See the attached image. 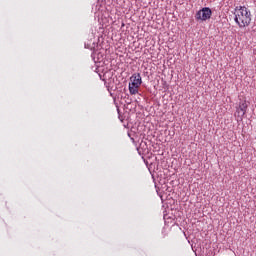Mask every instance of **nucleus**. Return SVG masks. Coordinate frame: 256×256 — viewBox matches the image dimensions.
Instances as JSON below:
<instances>
[{"instance_id":"f257e3e1","label":"nucleus","mask_w":256,"mask_h":256,"mask_svg":"<svg viewBox=\"0 0 256 256\" xmlns=\"http://www.w3.org/2000/svg\"><path fill=\"white\" fill-rule=\"evenodd\" d=\"M234 15V21L241 29H243L244 27H249V25H251V11H249L247 7L237 6L234 9Z\"/></svg>"},{"instance_id":"f03ea898","label":"nucleus","mask_w":256,"mask_h":256,"mask_svg":"<svg viewBox=\"0 0 256 256\" xmlns=\"http://www.w3.org/2000/svg\"><path fill=\"white\" fill-rule=\"evenodd\" d=\"M143 83V80L141 79L140 73H135L130 77V83L128 86L130 95H137L139 93V88L141 87V84Z\"/></svg>"},{"instance_id":"7ed1b4c3","label":"nucleus","mask_w":256,"mask_h":256,"mask_svg":"<svg viewBox=\"0 0 256 256\" xmlns=\"http://www.w3.org/2000/svg\"><path fill=\"white\" fill-rule=\"evenodd\" d=\"M211 15H213L211 8L204 7L196 13L195 18L197 21H207L211 19Z\"/></svg>"},{"instance_id":"20e7f679","label":"nucleus","mask_w":256,"mask_h":256,"mask_svg":"<svg viewBox=\"0 0 256 256\" xmlns=\"http://www.w3.org/2000/svg\"><path fill=\"white\" fill-rule=\"evenodd\" d=\"M247 102L246 101H242L239 103V108H238V113L239 111H241L242 115H245V113H247Z\"/></svg>"}]
</instances>
